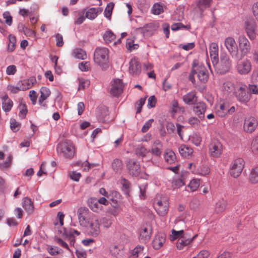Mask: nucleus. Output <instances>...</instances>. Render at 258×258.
<instances>
[{
    "mask_svg": "<svg viewBox=\"0 0 258 258\" xmlns=\"http://www.w3.org/2000/svg\"><path fill=\"white\" fill-rule=\"evenodd\" d=\"M189 140L196 146H199L202 141L201 137L198 133H194L191 136H190Z\"/></svg>",
    "mask_w": 258,
    "mask_h": 258,
    "instance_id": "de8ad7c7",
    "label": "nucleus"
},
{
    "mask_svg": "<svg viewBox=\"0 0 258 258\" xmlns=\"http://www.w3.org/2000/svg\"><path fill=\"white\" fill-rule=\"evenodd\" d=\"M165 240V234L162 233H158L155 235L152 242L153 248L155 250L160 249L163 246Z\"/></svg>",
    "mask_w": 258,
    "mask_h": 258,
    "instance_id": "412c9836",
    "label": "nucleus"
},
{
    "mask_svg": "<svg viewBox=\"0 0 258 258\" xmlns=\"http://www.w3.org/2000/svg\"><path fill=\"white\" fill-rule=\"evenodd\" d=\"M224 45L232 58L236 60L238 55V47L235 39L232 37H228L224 40Z\"/></svg>",
    "mask_w": 258,
    "mask_h": 258,
    "instance_id": "1a4fd4ad",
    "label": "nucleus"
},
{
    "mask_svg": "<svg viewBox=\"0 0 258 258\" xmlns=\"http://www.w3.org/2000/svg\"><path fill=\"white\" fill-rule=\"evenodd\" d=\"M58 154L66 159H71L75 154V148L73 143L70 140H65L57 146Z\"/></svg>",
    "mask_w": 258,
    "mask_h": 258,
    "instance_id": "7ed1b4c3",
    "label": "nucleus"
},
{
    "mask_svg": "<svg viewBox=\"0 0 258 258\" xmlns=\"http://www.w3.org/2000/svg\"><path fill=\"white\" fill-rule=\"evenodd\" d=\"M126 167L131 175L134 176L139 175L140 172V165L137 161L134 159L130 160L126 164Z\"/></svg>",
    "mask_w": 258,
    "mask_h": 258,
    "instance_id": "a211bd4d",
    "label": "nucleus"
},
{
    "mask_svg": "<svg viewBox=\"0 0 258 258\" xmlns=\"http://www.w3.org/2000/svg\"><path fill=\"white\" fill-rule=\"evenodd\" d=\"M144 249V246L142 245H137L134 249L132 250V255L136 257H138L140 253L143 252Z\"/></svg>",
    "mask_w": 258,
    "mask_h": 258,
    "instance_id": "680f3d73",
    "label": "nucleus"
},
{
    "mask_svg": "<svg viewBox=\"0 0 258 258\" xmlns=\"http://www.w3.org/2000/svg\"><path fill=\"white\" fill-rule=\"evenodd\" d=\"M215 71L219 74H225L228 73L232 66V61L229 55L225 52H221L220 59L217 62L213 63Z\"/></svg>",
    "mask_w": 258,
    "mask_h": 258,
    "instance_id": "f257e3e1",
    "label": "nucleus"
},
{
    "mask_svg": "<svg viewBox=\"0 0 258 258\" xmlns=\"http://www.w3.org/2000/svg\"><path fill=\"white\" fill-rule=\"evenodd\" d=\"M207 108L205 103L201 101L194 103L193 111L199 118L203 119L205 117V112Z\"/></svg>",
    "mask_w": 258,
    "mask_h": 258,
    "instance_id": "f3484780",
    "label": "nucleus"
},
{
    "mask_svg": "<svg viewBox=\"0 0 258 258\" xmlns=\"http://www.w3.org/2000/svg\"><path fill=\"white\" fill-rule=\"evenodd\" d=\"M135 152L138 156L144 157L148 153V151L145 147L140 145L136 149Z\"/></svg>",
    "mask_w": 258,
    "mask_h": 258,
    "instance_id": "09e8293b",
    "label": "nucleus"
},
{
    "mask_svg": "<svg viewBox=\"0 0 258 258\" xmlns=\"http://www.w3.org/2000/svg\"><path fill=\"white\" fill-rule=\"evenodd\" d=\"M9 43L8 44V50L12 52L15 49L16 38L15 36L10 34L9 36Z\"/></svg>",
    "mask_w": 258,
    "mask_h": 258,
    "instance_id": "49530a36",
    "label": "nucleus"
},
{
    "mask_svg": "<svg viewBox=\"0 0 258 258\" xmlns=\"http://www.w3.org/2000/svg\"><path fill=\"white\" fill-rule=\"evenodd\" d=\"M155 30V26L153 23H149L146 25L143 28L142 31L145 34L147 33L152 34V32Z\"/></svg>",
    "mask_w": 258,
    "mask_h": 258,
    "instance_id": "bf43d9fd",
    "label": "nucleus"
},
{
    "mask_svg": "<svg viewBox=\"0 0 258 258\" xmlns=\"http://www.w3.org/2000/svg\"><path fill=\"white\" fill-rule=\"evenodd\" d=\"M251 79L253 84L258 85V70H255L253 71Z\"/></svg>",
    "mask_w": 258,
    "mask_h": 258,
    "instance_id": "774afa93",
    "label": "nucleus"
},
{
    "mask_svg": "<svg viewBox=\"0 0 258 258\" xmlns=\"http://www.w3.org/2000/svg\"><path fill=\"white\" fill-rule=\"evenodd\" d=\"M191 242V241L187 239L184 238L183 237H182V238L178 239L177 240L176 243L177 248L179 250H181L183 249L184 246L190 244Z\"/></svg>",
    "mask_w": 258,
    "mask_h": 258,
    "instance_id": "c9c22d12",
    "label": "nucleus"
},
{
    "mask_svg": "<svg viewBox=\"0 0 258 258\" xmlns=\"http://www.w3.org/2000/svg\"><path fill=\"white\" fill-rule=\"evenodd\" d=\"M234 94L236 99L242 103H246L250 99V95L245 85H237Z\"/></svg>",
    "mask_w": 258,
    "mask_h": 258,
    "instance_id": "0eeeda50",
    "label": "nucleus"
},
{
    "mask_svg": "<svg viewBox=\"0 0 258 258\" xmlns=\"http://www.w3.org/2000/svg\"><path fill=\"white\" fill-rule=\"evenodd\" d=\"M251 150L254 153H258V136L253 140L251 143Z\"/></svg>",
    "mask_w": 258,
    "mask_h": 258,
    "instance_id": "338daca9",
    "label": "nucleus"
},
{
    "mask_svg": "<svg viewBox=\"0 0 258 258\" xmlns=\"http://www.w3.org/2000/svg\"><path fill=\"white\" fill-rule=\"evenodd\" d=\"M164 158L166 162L170 164L174 163L176 159L174 152L170 149H167L165 151Z\"/></svg>",
    "mask_w": 258,
    "mask_h": 258,
    "instance_id": "c85d7f7f",
    "label": "nucleus"
},
{
    "mask_svg": "<svg viewBox=\"0 0 258 258\" xmlns=\"http://www.w3.org/2000/svg\"><path fill=\"white\" fill-rule=\"evenodd\" d=\"M151 232L147 228H144L141 232L140 234V239L143 242L148 241L151 237Z\"/></svg>",
    "mask_w": 258,
    "mask_h": 258,
    "instance_id": "2f4dec72",
    "label": "nucleus"
},
{
    "mask_svg": "<svg viewBox=\"0 0 258 258\" xmlns=\"http://www.w3.org/2000/svg\"><path fill=\"white\" fill-rule=\"evenodd\" d=\"M122 164L120 160L115 159L112 163V167L114 171L118 172L122 168Z\"/></svg>",
    "mask_w": 258,
    "mask_h": 258,
    "instance_id": "603ef678",
    "label": "nucleus"
},
{
    "mask_svg": "<svg viewBox=\"0 0 258 258\" xmlns=\"http://www.w3.org/2000/svg\"><path fill=\"white\" fill-rule=\"evenodd\" d=\"M89 210L86 207H80L77 212L78 219L81 225H85L87 224L86 216Z\"/></svg>",
    "mask_w": 258,
    "mask_h": 258,
    "instance_id": "393cba45",
    "label": "nucleus"
},
{
    "mask_svg": "<svg viewBox=\"0 0 258 258\" xmlns=\"http://www.w3.org/2000/svg\"><path fill=\"white\" fill-rule=\"evenodd\" d=\"M109 50L104 47H97L94 52V61L102 70L108 68Z\"/></svg>",
    "mask_w": 258,
    "mask_h": 258,
    "instance_id": "f03ea898",
    "label": "nucleus"
},
{
    "mask_svg": "<svg viewBox=\"0 0 258 258\" xmlns=\"http://www.w3.org/2000/svg\"><path fill=\"white\" fill-rule=\"evenodd\" d=\"M236 89V86H235L234 84L230 82L227 81L223 83V89L228 93H231L234 91Z\"/></svg>",
    "mask_w": 258,
    "mask_h": 258,
    "instance_id": "58836bf2",
    "label": "nucleus"
},
{
    "mask_svg": "<svg viewBox=\"0 0 258 258\" xmlns=\"http://www.w3.org/2000/svg\"><path fill=\"white\" fill-rule=\"evenodd\" d=\"M109 195L112 198L108 199V200L112 201V204L116 205L118 200L120 199V194L118 191L112 190L109 192Z\"/></svg>",
    "mask_w": 258,
    "mask_h": 258,
    "instance_id": "a18cd8bd",
    "label": "nucleus"
},
{
    "mask_svg": "<svg viewBox=\"0 0 258 258\" xmlns=\"http://www.w3.org/2000/svg\"><path fill=\"white\" fill-rule=\"evenodd\" d=\"M79 69L82 72H87L90 69V62L88 61H82L79 63Z\"/></svg>",
    "mask_w": 258,
    "mask_h": 258,
    "instance_id": "052dcab7",
    "label": "nucleus"
},
{
    "mask_svg": "<svg viewBox=\"0 0 258 258\" xmlns=\"http://www.w3.org/2000/svg\"><path fill=\"white\" fill-rule=\"evenodd\" d=\"M88 205L89 208L94 212H99L101 210V206L96 199L91 198L88 200Z\"/></svg>",
    "mask_w": 258,
    "mask_h": 258,
    "instance_id": "cd10ccee",
    "label": "nucleus"
},
{
    "mask_svg": "<svg viewBox=\"0 0 258 258\" xmlns=\"http://www.w3.org/2000/svg\"><path fill=\"white\" fill-rule=\"evenodd\" d=\"M184 184L183 180L179 178H174L172 181V185L174 188H179Z\"/></svg>",
    "mask_w": 258,
    "mask_h": 258,
    "instance_id": "13d9d810",
    "label": "nucleus"
},
{
    "mask_svg": "<svg viewBox=\"0 0 258 258\" xmlns=\"http://www.w3.org/2000/svg\"><path fill=\"white\" fill-rule=\"evenodd\" d=\"M73 55L75 57L81 59H84L87 57L85 51L82 49H75L73 52Z\"/></svg>",
    "mask_w": 258,
    "mask_h": 258,
    "instance_id": "ea45409f",
    "label": "nucleus"
},
{
    "mask_svg": "<svg viewBox=\"0 0 258 258\" xmlns=\"http://www.w3.org/2000/svg\"><path fill=\"white\" fill-rule=\"evenodd\" d=\"M256 25L253 21H246L244 23V29L250 40H253L256 38L255 30Z\"/></svg>",
    "mask_w": 258,
    "mask_h": 258,
    "instance_id": "2eb2a0df",
    "label": "nucleus"
},
{
    "mask_svg": "<svg viewBox=\"0 0 258 258\" xmlns=\"http://www.w3.org/2000/svg\"><path fill=\"white\" fill-rule=\"evenodd\" d=\"M123 85L121 80L116 79L113 80L110 93L114 96H118L123 91Z\"/></svg>",
    "mask_w": 258,
    "mask_h": 258,
    "instance_id": "aec40b11",
    "label": "nucleus"
},
{
    "mask_svg": "<svg viewBox=\"0 0 258 258\" xmlns=\"http://www.w3.org/2000/svg\"><path fill=\"white\" fill-rule=\"evenodd\" d=\"M54 240L56 241V242L59 244L60 246L66 248L68 250H69L71 252H73V250L72 249L69 245L62 239L59 237H55L54 238Z\"/></svg>",
    "mask_w": 258,
    "mask_h": 258,
    "instance_id": "5fc2aeb1",
    "label": "nucleus"
},
{
    "mask_svg": "<svg viewBox=\"0 0 258 258\" xmlns=\"http://www.w3.org/2000/svg\"><path fill=\"white\" fill-rule=\"evenodd\" d=\"M129 64V72L133 76H137L141 73V66L137 58H132Z\"/></svg>",
    "mask_w": 258,
    "mask_h": 258,
    "instance_id": "6ab92c4d",
    "label": "nucleus"
},
{
    "mask_svg": "<svg viewBox=\"0 0 258 258\" xmlns=\"http://www.w3.org/2000/svg\"><path fill=\"white\" fill-rule=\"evenodd\" d=\"M87 223V225L85 224V226L86 227L88 234L93 237H97L100 233L98 219L94 216L90 219Z\"/></svg>",
    "mask_w": 258,
    "mask_h": 258,
    "instance_id": "423d86ee",
    "label": "nucleus"
},
{
    "mask_svg": "<svg viewBox=\"0 0 258 258\" xmlns=\"http://www.w3.org/2000/svg\"><path fill=\"white\" fill-rule=\"evenodd\" d=\"M258 124L257 119L253 116L246 117L243 124V129L247 133H252Z\"/></svg>",
    "mask_w": 258,
    "mask_h": 258,
    "instance_id": "4468645a",
    "label": "nucleus"
},
{
    "mask_svg": "<svg viewBox=\"0 0 258 258\" xmlns=\"http://www.w3.org/2000/svg\"><path fill=\"white\" fill-rule=\"evenodd\" d=\"M114 4L113 3H110L107 4L106 8L104 12V16L109 20L111 19V16L112 15V10L114 7Z\"/></svg>",
    "mask_w": 258,
    "mask_h": 258,
    "instance_id": "a19ab883",
    "label": "nucleus"
},
{
    "mask_svg": "<svg viewBox=\"0 0 258 258\" xmlns=\"http://www.w3.org/2000/svg\"><path fill=\"white\" fill-rule=\"evenodd\" d=\"M78 81L79 83L78 90H81L87 88L89 86L90 84L89 80L87 79L80 78L78 79Z\"/></svg>",
    "mask_w": 258,
    "mask_h": 258,
    "instance_id": "6e6d98bb",
    "label": "nucleus"
},
{
    "mask_svg": "<svg viewBox=\"0 0 258 258\" xmlns=\"http://www.w3.org/2000/svg\"><path fill=\"white\" fill-rule=\"evenodd\" d=\"M153 121H154L153 119H150L148 120V121H147L144 123V124L143 125V126L142 128V130H141L142 132L143 133L147 132L149 130V129L150 128V127L151 126L153 122Z\"/></svg>",
    "mask_w": 258,
    "mask_h": 258,
    "instance_id": "e2e57ef3",
    "label": "nucleus"
},
{
    "mask_svg": "<svg viewBox=\"0 0 258 258\" xmlns=\"http://www.w3.org/2000/svg\"><path fill=\"white\" fill-rule=\"evenodd\" d=\"M200 186V180L198 179H193L191 180L189 184L188 187L190 188L191 191L193 192L196 191Z\"/></svg>",
    "mask_w": 258,
    "mask_h": 258,
    "instance_id": "864d4df0",
    "label": "nucleus"
},
{
    "mask_svg": "<svg viewBox=\"0 0 258 258\" xmlns=\"http://www.w3.org/2000/svg\"><path fill=\"white\" fill-rule=\"evenodd\" d=\"M238 43L240 52H238L236 61H240L250 52L251 46L249 40L244 35L239 36Z\"/></svg>",
    "mask_w": 258,
    "mask_h": 258,
    "instance_id": "20e7f679",
    "label": "nucleus"
},
{
    "mask_svg": "<svg viewBox=\"0 0 258 258\" xmlns=\"http://www.w3.org/2000/svg\"><path fill=\"white\" fill-rule=\"evenodd\" d=\"M154 206L156 212L160 216H165L168 211L169 203L165 199L158 201L154 204Z\"/></svg>",
    "mask_w": 258,
    "mask_h": 258,
    "instance_id": "ddd939ff",
    "label": "nucleus"
},
{
    "mask_svg": "<svg viewBox=\"0 0 258 258\" xmlns=\"http://www.w3.org/2000/svg\"><path fill=\"white\" fill-rule=\"evenodd\" d=\"M227 207V202L223 199L219 200L215 205V210L217 213L224 211Z\"/></svg>",
    "mask_w": 258,
    "mask_h": 258,
    "instance_id": "7c9ffc66",
    "label": "nucleus"
},
{
    "mask_svg": "<svg viewBox=\"0 0 258 258\" xmlns=\"http://www.w3.org/2000/svg\"><path fill=\"white\" fill-rule=\"evenodd\" d=\"M80 234V232L75 229H70L68 230L64 229L62 233V236L64 240L69 242L70 247L71 248L72 246H74V244L76 241L74 234L79 235Z\"/></svg>",
    "mask_w": 258,
    "mask_h": 258,
    "instance_id": "dca6fc26",
    "label": "nucleus"
},
{
    "mask_svg": "<svg viewBox=\"0 0 258 258\" xmlns=\"http://www.w3.org/2000/svg\"><path fill=\"white\" fill-rule=\"evenodd\" d=\"M244 166L243 159L239 158L234 160L231 164L230 174L234 178L238 177L241 173Z\"/></svg>",
    "mask_w": 258,
    "mask_h": 258,
    "instance_id": "6e6552de",
    "label": "nucleus"
},
{
    "mask_svg": "<svg viewBox=\"0 0 258 258\" xmlns=\"http://www.w3.org/2000/svg\"><path fill=\"white\" fill-rule=\"evenodd\" d=\"M22 206L28 214H31L33 213L34 205L32 201L30 198L25 197L23 199Z\"/></svg>",
    "mask_w": 258,
    "mask_h": 258,
    "instance_id": "a878e982",
    "label": "nucleus"
},
{
    "mask_svg": "<svg viewBox=\"0 0 258 258\" xmlns=\"http://www.w3.org/2000/svg\"><path fill=\"white\" fill-rule=\"evenodd\" d=\"M178 151L181 156L184 158L190 157L193 153L192 149L185 145H180L178 148Z\"/></svg>",
    "mask_w": 258,
    "mask_h": 258,
    "instance_id": "bb28decb",
    "label": "nucleus"
},
{
    "mask_svg": "<svg viewBox=\"0 0 258 258\" xmlns=\"http://www.w3.org/2000/svg\"><path fill=\"white\" fill-rule=\"evenodd\" d=\"M86 9H83L82 11H77L76 13L77 14L78 17L74 21V24L77 25H80L82 24L86 19L85 16H84Z\"/></svg>",
    "mask_w": 258,
    "mask_h": 258,
    "instance_id": "72a5a7b5",
    "label": "nucleus"
},
{
    "mask_svg": "<svg viewBox=\"0 0 258 258\" xmlns=\"http://www.w3.org/2000/svg\"><path fill=\"white\" fill-rule=\"evenodd\" d=\"M192 75L196 74L199 80L202 83H206L209 79V73L206 68L202 64H196V60L193 62L191 71Z\"/></svg>",
    "mask_w": 258,
    "mask_h": 258,
    "instance_id": "39448f33",
    "label": "nucleus"
},
{
    "mask_svg": "<svg viewBox=\"0 0 258 258\" xmlns=\"http://www.w3.org/2000/svg\"><path fill=\"white\" fill-rule=\"evenodd\" d=\"M196 95L195 92H190L183 96V100L187 104H192L197 99Z\"/></svg>",
    "mask_w": 258,
    "mask_h": 258,
    "instance_id": "c756f323",
    "label": "nucleus"
},
{
    "mask_svg": "<svg viewBox=\"0 0 258 258\" xmlns=\"http://www.w3.org/2000/svg\"><path fill=\"white\" fill-rule=\"evenodd\" d=\"M120 183L122 185V190L124 194L126 195H128L129 188L130 186V183L129 181L124 178H121L120 180Z\"/></svg>",
    "mask_w": 258,
    "mask_h": 258,
    "instance_id": "79ce46f5",
    "label": "nucleus"
},
{
    "mask_svg": "<svg viewBox=\"0 0 258 258\" xmlns=\"http://www.w3.org/2000/svg\"><path fill=\"white\" fill-rule=\"evenodd\" d=\"M210 55L212 60V63L216 62L219 59V49L218 44L216 43H212L209 47Z\"/></svg>",
    "mask_w": 258,
    "mask_h": 258,
    "instance_id": "b1692460",
    "label": "nucleus"
},
{
    "mask_svg": "<svg viewBox=\"0 0 258 258\" xmlns=\"http://www.w3.org/2000/svg\"><path fill=\"white\" fill-rule=\"evenodd\" d=\"M197 236V234H194L192 230H187L185 231L183 230L182 237L184 238L187 239L188 240L192 242L194 239Z\"/></svg>",
    "mask_w": 258,
    "mask_h": 258,
    "instance_id": "37998d69",
    "label": "nucleus"
},
{
    "mask_svg": "<svg viewBox=\"0 0 258 258\" xmlns=\"http://www.w3.org/2000/svg\"><path fill=\"white\" fill-rule=\"evenodd\" d=\"M149 152L154 156L157 157H160L162 153V151L160 148L158 147H153Z\"/></svg>",
    "mask_w": 258,
    "mask_h": 258,
    "instance_id": "0e129e2a",
    "label": "nucleus"
},
{
    "mask_svg": "<svg viewBox=\"0 0 258 258\" xmlns=\"http://www.w3.org/2000/svg\"><path fill=\"white\" fill-rule=\"evenodd\" d=\"M235 111L234 106L230 107L228 103H223L216 109V114L220 117H225L227 114H232Z\"/></svg>",
    "mask_w": 258,
    "mask_h": 258,
    "instance_id": "f8f14e48",
    "label": "nucleus"
},
{
    "mask_svg": "<svg viewBox=\"0 0 258 258\" xmlns=\"http://www.w3.org/2000/svg\"><path fill=\"white\" fill-rule=\"evenodd\" d=\"M211 1V0H199L198 6L200 11L203 12L205 9L209 7Z\"/></svg>",
    "mask_w": 258,
    "mask_h": 258,
    "instance_id": "8fccbe9b",
    "label": "nucleus"
},
{
    "mask_svg": "<svg viewBox=\"0 0 258 258\" xmlns=\"http://www.w3.org/2000/svg\"><path fill=\"white\" fill-rule=\"evenodd\" d=\"M210 155L213 158H218L222 154L223 147L221 143L217 140H212L209 146Z\"/></svg>",
    "mask_w": 258,
    "mask_h": 258,
    "instance_id": "9d476101",
    "label": "nucleus"
},
{
    "mask_svg": "<svg viewBox=\"0 0 258 258\" xmlns=\"http://www.w3.org/2000/svg\"><path fill=\"white\" fill-rule=\"evenodd\" d=\"M183 230L176 231L174 229H172L171 234L170 235V240L174 241L176 239H179L182 237Z\"/></svg>",
    "mask_w": 258,
    "mask_h": 258,
    "instance_id": "c03bdc74",
    "label": "nucleus"
},
{
    "mask_svg": "<svg viewBox=\"0 0 258 258\" xmlns=\"http://www.w3.org/2000/svg\"><path fill=\"white\" fill-rule=\"evenodd\" d=\"M123 249L122 245H114L110 247V251L111 254L116 257L121 255V251Z\"/></svg>",
    "mask_w": 258,
    "mask_h": 258,
    "instance_id": "473e14b6",
    "label": "nucleus"
},
{
    "mask_svg": "<svg viewBox=\"0 0 258 258\" xmlns=\"http://www.w3.org/2000/svg\"><path fill=\"white\" fill-rule=\"evenodd\" d=\"M252 69V64L250 60L246 58L239 61L236 66V70L238 74L246 75L250 72Z\"/></svg>",
    "mask_w": 258,
    "mask_h": 258,
    "instance_id": "9b49d317",
    "label": "nucleus"
},
{
    "mask_svg": "<svg viewBox=\"0 0 258 258\" xmlns=\"http://www.w3.org/2000/svg\"><path fill=\"white\" fill-rule=\"evenodd\" d=\"M197 172L201 175L206 176L210 173V169L208 165H202L199 166Z\"/></svg>",
    "mask_w": 258,
    "mask_h": 258,
    "instance_id": "4c0bfd02",
    "label": "nucleus"
},
{
    "mask_svg": "<svg viewBox=\"0 0 258 258\" xmlns=\"http://www.w3.org/2000/svg\"><path fill=\"white\" fill-rule=\"evenodd\" d=\"M13 105V103L12 100H8L2 102V108L6 112L10 111Z\"/></svg>",
    "mask_w": 258,
    "mask_h": 258,
    "instance_id": "4d7b16f0",
    "label": "nucleus"
},
{
    "mask_svg": "<svg viewBox=\"0 0 258 258\" xmlns=\"http://www.w3.org/2000/svg\"><path fill=\"white\" fill-rule=\"evenodd\" d=\"M101 8H91L85 10V17L89 20L95 19L99 14L102 12Z\"/></svg>",
    "mask_w": 258,
    "mask_h": 258,
    "instance_id": "5701e85b",
    "label": "nucleus"
},
{
    "mask_svg": "<svg viewBox=\"0 0 258 258\" xmlns=\"http://www.w3.org/2000/svg\"><path fill=\"white\" fill-rule=\"evenodd\" d=\"M103 38L106 43H109L115 39V36L111 30H107L103 34Z\"/></svg>",
    "mask_w": 258,
    "mask_h": 258,
    "instance_id": "e433bc0d",
    "label": "nucleus"
},
{
    "mask_svg": "<svg viewBox=\"0 0 258 258\" xmlns=\"http://www.w3.org/2000/svg\"><path fill=\"white\" fill-rule=\"evenodd\" d=\"M249 180L253 183L258 182V167H254L251 169L249 175Z\"/></svg>",
    "mask_w": 258,
    "mask_h": 258,
    "instance_id": "f704fd0d",
    "label": "nucleus"
},
{
    "mask_svg": "<svg viewBox=\"0 0 258 258\" xmlns=\"http://www.w3.org/2000/svg\"><path fill=\"white\" fill-rule=\"evenodd\" d=\"M151 11L154 15H158L163 12V8L161 5L156 3L153 6Z\"/></svg>",
    "mask_w": 258,
    "mask_h": 258,
    "instance_id": "3c124183",
    "label": "nucleus"
},
{
    "mask_svg": "<svg viewBox=\"0 0 258 258\" xmlns=\"http://www.w3.org/2000/svg\"><path fill=\"white\" fill-rule=\"evenodd\" d=\"M251 10L254 17L258 22V2H255L253 4Z\"/></svg>",
    "mask_w": 258,
    "mask_h": 258,
    "instance_id": "69168bd1",
    "label": "nucleus"
},
{
    "mask_svg": "<svg viewBox=\"0 0 258 258\" xmlns=\"http://www.w3.org/2000/svg\"><path fill=\"white\" fill-rule=\"evenodd\" d=\"M36 82V78L34 77H32L28 79L19 81L17 84L19 88L21 89V91H25L31 88Z\"/></svg>",
    "mask_w": 258,
    "mask_h": 258,
    "instance_id": "4be33fe9",
    "label": "nucleus"
}]
</instances>
